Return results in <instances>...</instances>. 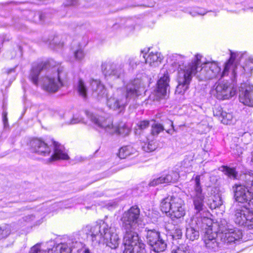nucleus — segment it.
<instances>
[{"mask_svg": "<svg viewBox=\"0 0 253 253\" xmlns=\"http://www.w3.org/2000/svg\"><path fill=\"white\" fill-rule=\"evenodd\" d=\"M251 162L253 163V152L252 153Z\"/></svg>", "mask_w": 253, "mask_h": 253, "instance_id": "nucleus-59", "label": "nucleus"}, {"mask_svg": "<svg viewBox=\"0 0 253 253\" xmlns=\"http://www.w3.org/2000/svg\"><path fill=\"white\" fill-rule=\"evenodd\" d=\"M97 91L92 93V95L93 97L100 100L102 98H103L106 95V90L104 86L100 85L98 89L96 90Z\"/></svg>", "mask_w": 253, "mask_h": 253, "instance_id": "nucleus-36", "label": "nucleus"}, {"mask_svg": "<svg viewBox=\"0 0 253 253\" xmlns=\"http://www.w3.org/2000/svg\"><path fill=\"white\" fill-rule=\"evenodd\" d=\"M224 111L221 106L219 105L215 106L213 109V114L214 116L218 117L219 119H221L223 116Z\"/></svg>", "mask_w": 253, "mask_h": 253, "instance_id": "nucleus-38", "label": "nucleus"}, {"mask_svg": "<svg viewBox=\"0 0 253 253\" xmlns=\"http://www.w3.org/2000/svg\"><path fill=\"white\" fill-rule=\"evenodd\" d=\"M158 183V178H154L152 181H150L149 185L150 186H155Z\"/></svg>", "mask_w": 253, "mask_h": 253, "instance_id": "nucleus-53", "label": "nucleus"}, {"mask_svg": "<svg viewBox=\"0 0 253 253\" xmlns=\"http://www.w3.org/2000/svg\"><path fill=\"white\" fill-rule=\"evenodd\" d=\"M172 199H173V196H168L163 199L161 202V211L163 212L166 213L168 216H169V213L171 210Z\"/></svg>", "mask_w": 253, "mask_h": 253, "instance_id": "nucleus-29", "label": "nucleus"}, {"mask_svg": "<svg viewBox=\"0 0 253 253\" xmlns=\"http://www.w3.org/2000/svg\"><path fill=\"white\" fill-rule=\"evenodd\" d=\"M179 178V174L176 171H169L168 173H164L159 177V184L176 182Z\"/></svg>", "mask_w": 253, "mask_h": 253, "instance_id": "nucleus-25", "label": "nucleus"}, {"mask_svg": "<svg viewBox=\"0 0 253 253\" xmlns=\"http://www.w3.org/2000/svg\"><path fill=\"white\" fill-rule=\"evenodd\" d=\"M159 60H160L161 59V57H160V55H159Z\"/></svg>", "mask_w": 253, "mask_h": 253, "instance_id": "nucleus-64", "label": "nucleus"}, {"mask_svg": "<svg viewBox=\"0 0 253 253\" xmlns=\"http://www.w3.org/2000/svg\"><path fill=\"white\" fill-rule=\"evenodd\" d=\"M150 50V48L144 49V50L141 51V53L143 54V57L145 59V61L146 63H148L151 66L157 67L158 60V56L157 53H153V52H151L147 58H146V54L147 52H148Z\"/></svg>", "mask_w": 253, "mask_h": 253, "instance_id": "nucleus-28", "label": "nucleus"}, {"mask_svg": "<svg viewBox=\"0 0 253 253\" xmlns=\"http://www.w3.org/2000/svg\"><path fill=\"white\" fill-rule=\"evenodd\" d=\"M169 216L172 220L183 217L185 214L184 201L178 196H173Z\"/></svg>", "mask_w": 253, "mask_h": 253, "instance_id": "nucleus-17", "label": "nucleus"}, {"mask_svg": "<svg viewBox=\"0 0 253 253\" xmlns=\"http://www.w3.org/2000/svg\"><path fill=\"white\" fill-rule=\"evenodd\" d=\"M128 63L132 68H134L136 66V63L135 62V60L133 57H130L128 59Z\"/></svg>", "mask_w": 253, "mask_h": 253, "instance_id": "nucleus-50", "label": "nucleus"}, {"mask_svg": "<svg viewBox=\"0 0 253 253\" xmlns=\"http://www.w3.org/2000/svg\"><path fill=\"white\" fill-rule=\"evenodd\" d=\"M30 145L31 151L39 155L46 156L51 153L50 148L41 139H34L31 141Z\"/></svg>", "mask_w": 253, "mask_h": 253, "instance_id": "nucleus-19", "label": "nucleus"}, {"mask_svg": "<svg viewBox=\"0 0 253 253\" xmlns=\"http://www.w3.org/2000/svg\"><path fill=\"white\" fill-rule=\"evenodd\" d=\"M220 170L229 178L233 179H237L238 172L236 170L235 168L222 166L220 168Z\"/></svg>", "mask_w": 253, "mask_h": 253, "instance_id": "nucleus-31", "label": "nucleus"}, {"mask_svg": "<svg viewBox=\"0 0 253 253\" xmlns=\"http://www.w3.org/2000/svg\"><path fill=\"white\" fill-rule=\"evenodd\" d=\"M35 215L33 214L28 215L23 218V220L26 222H30L35 220Z\"/></svg>", "mask_w": 253, "mask_h": 253, "instance_id": "nucleus-46", "label": "nucleus"}, {"mask_svg": "<svg viewBox=\"0 0 253 253\" xmlns=\"http://www.w3.org/2000/svg\"><path fill=\"white\" fill-rule=\"evenodd\" d=\"M240 102L245 105L253 106V85L249 83L242 84L239 88Z\"/></svg>", "mask_w": 253, "mask_h": 253, "instance_id": "nucleus-16", "label": "nucleus"}, {"mask_svg": "<svg viewBox=\"0 0 253 253\" xmlns=\"http://www.w3.org/2000/svg\"><path fill=\"white\" fill-rule=\"evenodd\" d=\"M233 73L234 74V75L235 76V75H236V69H234L233 70Z\"/></svg>", "mask_w": 253, "mask_h": 253, "instance_id": "nucleus-63", "label": "nucleus"}, {"mask_svg": "<svg viewBox=\"0 0 253 253\" xmlns=\"http://www.w3.org/2000/svg\"><path fill=\"white\" fill-rule=\"evenodd\" d=\"M77 90L80 95L85 98L87 96V89L82 80L80 79L77 86Z\"/></svg>", "mask_w": 253, "mask_h": 253, "instance_id": "nucleus-33", "label": "nucleus"}, {"mask_svg": "<svg viewBox=\"0 0 253 253\" xmlns=\"http://www.w3.org/2000/svg\"><path fill=\"white\" fill-rule=\"evenodd\" d=\"M83 121V119L82 118H73V119L71 121V124H75L77 123H78L79 122H81Z\"/></svg>", "mask_w": 253, "mask_h": 253, "instance_id": "nucleus-52", "label": "nucleus"}, {"mask_svg": "<svg viewBox=\"0 0 253 253\" xmlns=\"http://www.w3.org/2000/svg\"><path fill=\"white\" fill-rule=\"evenodd\" d=\"M58 38L57 37L54 38L53 40L49 43L50 47L56 49L61 48L63 46L64 43L63 42H58Z\"/></svg>", "mask_w": 253, "mask_h": 253, "instance_id": "nucleus-39", "label": "nucleus"}, {"mask_svg": "<svg viewBox=\"0 0 253 253\" xmlns=\"http://www.w3.org/2000/svg\"><path fill=\"white\" fill-rule=\"evenodd\" d=\"M123 230V253H145V245L140 239L137 233L134 231V228H128Z\"/></svg>", "mask_w": 253, "mask_h": 253, "instance_id": "nucleus-5", "label": "nucleus"}, {"mask_svg": "<svg viewBox=\"0 0 253 253\" xmlns=\"http://www.w3.org/2000/svg\"><path fill=\"white\" fill-rule=\"evenodd\" d=\"M182 232L181 229L179 228L176 227L172 233V238L175 239H179L181 238Z\"/></svg>", "mask_w": 253, "mask_h": 253, "instance_id": "nucleus-42", "label": "nucleus"}, {"mask_svg": "<svg viewBox=\"0 0 253 253\" xmlns=\"http://www.w3.org/2000/svg\"><path fill=\"white\" fill-rule=\"evenodd\" d=\"M161 73L163 76L159 78V100L167 99L169 98L170 93V79L166 68H163L161 70Z\"/></svg>", "mask_w": 253, "mask_h": 253, "instance_id": "nucleus-15", "label": "nucleus"}, {"mask_svg": "<svg viewBox=\"0 0 253 253\" xmlns=\"http://www.w3.org/2000/svg\"><path fill=\"white\" fill-rule=\"evenodd\" d=\"M98 234H101V238L97 244L105 242L107 246L111 249H116L118 247L120 239L114 227H109L106 223L101 221L100 231Z\"/></svg>", "mask_w": 253, "mask_h": 253, "instance_id": "nucleus-6", "label": "nucleus"}, {"mask_svg": "<svg viewBox=\"0 0 253 253\" xmlns=\"http://www.w3.org/2000/svg\"><path fill=\"white\" fill-rule=\"evenodd\" d=\"M156 91H158V80L157 81V83H156Z\"/></svg>", "mask_w": 253, "mask_h": 253, "instance_id": "nucleus-56", "label": "nucleus"}, {"mask_svg": "<svg viewBox=\"0 0 253 253\" xmlns=\"http://www.w3.org/2000/svg\"><path fill=\"white\" fill-rule=\"evenodd\" d=\"M70 247L68 246V248L70 249V253L72 251L73 249L78 248L81 246V242H72L71 243H69Z\"/></svg>", "mask_w": 253, "mask_h": 253, "instance_id": "nucleus-45", "label": "nucleus"}, {"mask_svg": "<svg viewBox=\"0 0 253 253\" xmlns=\"http://www.w3.org/2000/svg\"><path fill=\"white\" fill-rule=\"evenodd\" d=\"M218 239L220 237L218 234L213 232L212 227L209 226L206 230L204 237L206 247L209 249H215L218 246Z\"/></svg>", "mask_w": 253, "mask_h": 253, "instance_id": "nucleus-20", "label": "nucleus"}, {"mask_svg": "<svg viewBox=\"0 0 253 253\" xmlns=\"http://www.w3.org/2000/svg\"><path fill=\"white\" fill-rule=\"evenodd\" d=\"M135 152V150L130 146H126L122 147L119 150L118 156L120 159H126Z\"/></svg>", "mask_w": 253, "mask_h": 253, "instance_id": "nucleus-32", "label": "nucleus"}, {"mask_svg": "<svg viewBox=\"0 0 253 253\" xmlns=\"http://www.w3.org/2000/svg\"><path fill=\"white\" fill-rule=\"evenodd\" d=\"M235 120L232 113L224 112L221 119V122L223 124L230 125Z\"/></svg>", "mask_w": 253, "mask_h": 253, "instance_id": "nucleus-34", "label": "nucleus"}, {"mask_svg": "<svg viewBox=\"0 0 253 253\" xmlns=\"http://www.w3.org/2000/svg\"><path fill=\"white\" fill-rule=\"evenodd\" d=\"M144 90V85L141 80L135 79L128 84L126 86V94H121L118 91L116 94L110 97L107 102L108 106L113 110L120 109L122 111L129 100L141 94Z\"/></svg>", "mask_w": 253, "mask_h": 253, "instance_id": "nucleus-3", "label": "nucleus"}, {"mask_svg": "<svg viewBox=\"0 0 253 253\" xmlns=\"http://www.w3.org/2000/svg\"><path fill=\"white\" fill-rule=\"evenodd\" d=\"M159 133L161 131H162L165 130V128H164L163 126L162 125L160 124H159Z\"/></svg>", "mask_w": 253, "mask_h": 253, "instance_id": "nucleus-55", "label": "nucleus"}, {"mask_svg": "<svg viewBox=\"0 0 253 253\" xmlns=\"http://www.w3.org/2000/svg\"><path fill=\"white\" fill-rule=\"evenodd\" d=\"M223 240V242L227 243H235L242 237V233L239 230H233L229 231L228 233H225Z\"/></svg>", "mask_w": 253, "mask_h": 253, "instance_id": "nucleus-26", "label": "nucleus"}, {"mask_svg": "<svg viewBox=\"0 0 253 253\" xmlns=\"http://www.w3.org/2000/svg\"><path fill=\"white\" fill-rule=\"evenodd\" d=\"M11 225L4 224L0 226V239L7 237L11 233Z\"/></svg>", "mask_w": 253, "mask_h": 253, "instance_id": "nucleus-35", "label": "nucleus"}, {"mask_svg": "<svg viewBox=\"0 0 253 253\" xmlns=\"http://www.w3.org/2000/svg\"><path fill=\"white\" fill-rule=\"evenodd\" d=\"M200 175H197L195 178L194 192L191 196L193 204L196 214L201 215L202 212L205 210L204 204L205 196L202 193V189L200 183Z\"/></svg>", "mask_w": 253, "mask_h": 253, "instance_id": "nucleus-8", "label": "nucleus"}, {"mask_svg": "<svg viewBox=\"0 0 253 253\" xmlns=\"http://www.w3.org/2000/svg\"><path fill=\"white\" fill-rule=\"evenodd\" d=\"M149 122L146 120L139 122L137 126L139 129L143 130L146 128L149 125Z\"/></svg>", "mask_w": 253, "mask_h": 253, "instance_id": "nucleus-44", "label": "nucleus"}, {"mask_svg": "<svg viewBox=\"0 0 253 253\" xmlns=\"http://www.w3.org/2000/svg\"><path fill=\"white\" fill-rule=\"evenodd\" d=\"M240 68L242 69V74H245L246 73H251L253 70V67H249L247 66V65H246V66H241Z\"/></svg>", "mask_w": 253, "mask_h": 253, "instance_id": "nucleus-47", "label": "nucleus"}, {"mask_svg": "<svg viewBox=\"0 0 253 253\" xmlns=\"http://www.w3.org/2000/svg\"><path fill=\"white\" fill-rule=\"evenodd\" d=\"M202 56L200 54L195 55L194 58L187 65L184 64L183 57L179 56L176 59L175 64L178 66L177 82L175 93L184 94L189 88V85L193 76L197 75V78L200 81H206L212 79L217 76L221 69L215 63L209 62L204 64L198 72V68H200L202 64L201 61Z\"/></svg>", "mask_w": 253, "mask_h": 253, "instance_id": "nucleus-1", "label": "nucleus"}, {"mask_svg": "<svg viewBox=\"0 0 253 253\" xmlns=\"http://www.w3.org/2000/svg\"><path fill=\"white\" fill-rule=\"evenodd\" d=\"M2 117H3V122L4 125V126L7 125L8 123V119L7 118V113L6 112H3L2 113Z\"/></svg>", "mask_w": 253, "mask_h": 253, "instance_id": "nucleus-51", "label": "nucleus"}, {"mask_svg": "<svg viewBox=\"0 0 253 253\" xmlns=\"http://www.w3.org/2000/svg\"><path fill=\"white\" fill-rule=\"evenodd\" d=\"M166 131H167V132L168 133H169V134L171 133V132H170V131H171V129H168V130H166Z\"/></svg>", "mask_w": 253, "mask_h": 253, "instance_id": "nucleus-61", "label": "nucleus"}, {"mask_svg": "<svg viewBox=\"0 0 253 253\" xmlns=\"http://www.w3.org/2000/svg\"><path fill=\"white\" fill-rule=\"evenodd\" d=\"M53 145L54 146V152L49 158L50 162L57 160H68L69 158L67 154L65 152L63 146L55 141H53Z\"/></svg>", "mask_w": 253, "mask_h": 253, "instance_id": "nucleus-22", "label": "nucleus"}, {"mask_svg": "<svg viewBox=\"0 0 253 253\" xmlns=\"http://www.w3.org/2000/svg\"><path fill=\"white\" fill-rule=\"evenodd\" d=\"M251 123L252 124L251 126H252L253 127H252V128L251 129H250V130L252 131V130H253V123L251 122Z\"/></svg>", "mask_w": 253, "mask_h": 253, "instance_id": "nucleus-62", "label": "nucleus"}, {"mask_svg": "<svg viewBox=\"0 0 253 253\" xmlns=\"http://www.w3.org/2000/svg\"><path fill=\"white\" fill-rule=\"evenodd\" d=\"M29 253H46V252L44 250H41L40 244H37L31 248Z\"/></svg>", "mask_w": 253, "mask_h": 253, "instance_id": "nucleus-41", "label": "nucleus"}, {"mask_svg": "<svg viewBox=\"0 0 253 253\" xmlns=\"http://www.w3.org/2000/svg\"><path fill=\"white\" fill-rule=\"evenodd\" d=\"M139 214V209L136 206L132 207L127 211L125 212L121 217L123 229L134 228Z\"/></svg>", "mask_w": 253, "mask_h": 253, "instance_id": "nucleus-13", "label": "nucleus"}, {"mask_svg": "<svg viewBox=\"0 0 253 253\" xmlns=\"http://www.w3.org/2000/svg\"><path fill=\"white\" fill-rule=\"evenodd\" d=\"M101 69L106 76L120 78L123 76V65L118 62H105L102 64Z\"/></svg>", "mask_w": 253, "mask_h": 253, "instance_id": "nucleus-14", "label": "nucleus"}, {"mask_svg": "<svg viewBox=\"0 0 253 253\" xmlns=\"http://www.w3.org/2000/svg\"><path fill=\"white\" fill-rule=\"evenodd\" d=\"M100 225L101 221L93 225H86L78 232V234L82 239L87 238L89 235L92 243L97 245L101 238V234H98L100 231Z\"/></svg>", "mask_w": 253, "mask_h": 253, "instance_id": "nucleus-11", "label": "nucleus"}, {"mask_svg": "<svg viewBox=\"0 0 253 253\" xmlns=\"http://www.w3.org/2000/svg\"><path fill=\"white\" fill-rule=\"evenodd\" d=\"M100 225L101 221L93 225H86L78 232V234L82 239L87 238L89 235L92 243L97 245L101 238V234H98L100 231Z\"/></svg>", "mask_w": 253, "mask_h": 253, "instance_id": "nucleus-12", "label": "nucleus"}, {"mask_svg": "<svg viewBox=\"0 0 253 253\" xmlns=\"http://www.w3.org/2000/svg\"><path fill=\"white\" fill-rule=\"evenodd\" d=\"M151 129L150 135L148 137V143L144 144L142 146V149L146 152L154 151L157 147V138L158 136V123L154 120H152Z\"/></svg>", "mask_w": 253, "mask_h": 253, "instance_id": "nucleus-18", "label": "nucleus"}, {"mask_svg": "<svg viewBox=\"0 0 253 253\" xmlns=\"http://www.w3.org/2000/svg\"><path fill=\"white\" fill-rule=\"evenodd\" d=\"M100 81L97 80H92L90 82V88L92 90V93L97 91L100 85H103Z\"/></svg>", "mask_w": 253, "mask_h": 253, "instance_id": "nucleus-40", "label": "nucleus"}, {"mask_svg": "<svg viewBox=\"0 0 253 253\" xmlns=\"http://www.w3.org/2000/svg\"><path fill=\"white\" fill-rule=\"evenodd\" d=\"M172 253H188L187 250H185L183 247H178L176 250L174 251H172Z\"/></svg>", "mask_w": 253, "mask_h": 253, "instance_id": "nucleus-49", "label": "nucleus"}, {"mask_svg": "<svg viewBox=\"0 0 253 253\" xmlns=\"http://www.w3.org/2000/svg\"><path fill=\"white\" fill-rule=\"evenodd\" d=\"M71 50L73 57L76 61H81L84 58L85 54L80 45L73 46Z\"/></svg>", "mask_w": 253, "mask_h": 253, "instance_id": "nucleus-30", "label": "nucleus"}, {"mask_svg": "<svg viewBox=\"0 0 253 253\" xmlns=\"http://www.w3.org/2000/svg\"><path fill=\"white\" fill-rule=\"evenodd\" d=\"M234 220L236 224L247 229H253V211L244 206L235 210Z\"/></svg>", "mask_w": 253, "mask_h": 253, "instance_id": "nucleus-7", "label": "nucleus"}, {"mask_svg": "<svg viewBox=\"0 0 253 253\" xmlns=\"http://www.w3.org/2000/svg\"><path fill=\"white\" fill-rule=\"evenodd\" d=\"M200 219H194L192 223L186 227V236L190 240L194 241L199 237L200 226L198 224L200 223Z\"/></svg>", "mask_w": 253, "mask_h": 253, "instance_id": "nucleus-21", "label": "nucleus"}, {"mask_svg": "<svg viewBox=\"0 0 253 253\" xmlns=\"http://www.w3.org/2000/svg\"><path fill=\"white\" fill-rule=\"evenodd\" d=\"M159 253L161 252H164L166 250L167 246V244L166 243L165 240L161 238L160 235H159Z\"/></svg>", "mask_w": 253, "mask_h": 253, "instance_id": "nucleus-43", "label": "nucleus"}, {"mask_svg": "<svg viewBox=\"0 0 253 253\" xmlns=\"http://www.w3.org/2000/svg\"><path fill=\"white\" fill-rule=\"evenodd\" d=\"M147 238L148 243L150 246V250L156 253H158V232L155 230H148Z\"/></svg>", "mask_w": 253, "mask_h": 253, "instance_id": "nucleus-24", "label": "nucleus"}, {"mask_svg": "<svg viewBox=\"0 0 253 253\" xmlns=\"http://www.w3.org/2000/svg\"><path fill=\"white\" fill-rule=\"evenodd\" d=\"M218 228L217 231H215L214 232L217 233L218 236H219L220 239L223 241L224 239V235L225 233H228L229 231L232 230L231 228H230V225H228L227 221L225 219H221L217 224Z\"/></svg>", "mask_w": 253, "mask_h": 253, "instance_id": "nucleus-27", "label": "nucleus"}, {"mask_svg": "<svg viewBox=\"0 0 253 253\" xmlns=\"http://www.w3.org/2000/svg\"><path fill=\"white\" fill-rule=\"evenodd\" d=\"M85 114L96 126L109 134H117L125 136L129 133L130 129L125 124L121 123L118 125L113 124L112 119L107 117L105 114L103 116L88 110L85 111Z\"/></svg>", "mask_w": 253, "mask_h": 253, "instance_id": "nucleus-4", "label": "nucleus"}, {"mask_svg": "<svg viewBox=\"0 0 253 253\" xmlns=\"http://www.w3.org/2000/svg\"><path fill=\"white\" fill-rule=\"evenodd\" d=\"M236 93V90L227 82L216 83L211 90V94L219 100L229 99Z\"/></svg>", "mask_w": 253, "mask_h": 253, "instance_id": "nucleus-9", "label": "nucleus"}, {"mask_svg": "<svg viewBox=\"0 0 253 253\" xmlns=\"http://www.w3.org/2000/svg\"><path fill=\"white\" fill-rule=\"evenodd\" d=\"M84 253H90V251L88 249H85L84 251Z\"/></svg>", "mask_w": 253, "mask_h": 253, "instance_id": "nucleus-57", "label": "nucleus"}, {"mask_svg": "<svg viewBox=\"0 0 253 253\" xmlns=\"http://www.w3.org/2000/svg\"><path fill=\"white\" fill-rule=\"evenodd\" d=\"M78 3V0H66L64 2L65 6L75 5Z\"/></svg>", "mask_w": 253, "mask_h": 253, "instance_id": "nucleus-48", "label": "nucleus"}, {"mask_svg": "<svg viewBox=\"0 0 253 253\" xmlns=\"http://www.w3.org/2000/svg\"><path fill=\"white\" fill-rule=\"evenodd\" d=\"M230 52V57L225 63L223 71L221 74V77L226 76L228 74L230 66L233 65V63L235 62L236 64L238 63L244 55L246 54V52L243 53H235L231 51Z\"/></svg>", "mask_w": 253, "mask_h": 253, "instance_id": "nucleus-23", "label": "nucleus"}, {"mask_svg": "<svg viewBox=\"0 0 253 253\" xmlns=\"http://www.w3.org/2000/svg\"><path fill=\"white\" fill-rule=\"evenodd\" d=\"M249 61L251 63L253 64V58H249Z\"/></svg>", "mask_w": 253, "mask_h": 253, "instance_id": "nucleus-60", "label": "nucleus"}, {"mask_svg": "<svg viewBox=\"0 0 253 253\" xmlns=\"http://www.w3.org/2000/svg\"><path fill=\"white\" fill-rule=\"evenodd\" d=\"M230 148L232 154L235 156L240 157L243 153V149L238 144L234 143L232 144Z\"/></svg>", "mask_w": 253, "mask_h": 253, "instance_id": "nucleus-37", "label": "nucleus"}, {"mask_svg": "<svg viewBox=\"0 0 253 253\" xmlns=\"http://www.w3.org/2000/svg\"><path fill=\"white\" fill-rule=\"evenodd\" d=\"M249 137L250 138V140L248 142H245V143H249L251 140V134L250 133H248V132H245L243 134V135L242 136V140H243L245 138V137Z\"/></svg>", "mask_w": 253, "mask_h": 253, "instance_id": "nucleus-54", "label": "nucleus"}, {"mask_svg": "<svg viewBox=\"0 0 253 253\" xmlns=\"http://www.w3.org/2000/svg\"><path fill=\"white\" fill-rule=\"evenodd\" d=\"M50 62H42L32 66L29 79L35 85L39 84L40 74L45 73L41 78L42 88L49 92H55L64 85L67 74L62 67L50 68Z\"/></svg>", "mask_w": 253, "mask_h": 253, "instance_id": "nucleus-2", "label": "nucleus"}, {"mask_svg": "<svg viewBox=\"0 0 253 253\" xmlns=\"http://www.w3.org/2000/svg\"><path fill=\"white\" fill-rule=\"evenodd\" d=\"M245 186L240 184H235L232 186L234 197L236 201L239 203L250 204L253 200V193L250 191L248 188H250L253 191V189L248 187L245 182Z\"/></svg>", "mask_w": 253, "mask_h": 253, "instance_id": "nucleus-10", "label": "nucleus"}, {"mask_svg": "<svg viewBox=\"0 0 253 253\" xmlns=\"http://www.w3.org/2000/svg\"><path fill=\"white\" fill-rule=\"evenodd\" d=\"M42 17H43V15L42 14H40L39 15V18H40L41 20H42Z\"/></svg>", "mask_w": 253, "mask_h": 253, "instance_id": "nucleus-58", "label": "nucleus"}]
</instances>
